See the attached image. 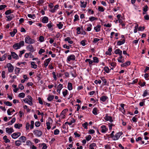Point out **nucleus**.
I'll return each instance as SVG.
<instances>
[{"label":"nucleus","instance_id":"9d476101","mask_svg":"<svg viewBox=\"0 0 149 149\" xmlns=\"http://www.w3.org/2000/svg\"><path fill=\"white\" fill-rule=\"evenodd\" d=\"M130 61H127L125 63L121 65V67H126L129 65L130 64Z\"/></svg>","mask_w":149,"mask_h":149},{"label":"nucleus","instance_id":"ddd939ff","mask_svg":"<svg viewBox=\"0 0 149 149\" xmlns=\"http://www.w3.org/2000/svg\"><path fill=\"white\" fill-rule=\"evenodd\" d=\"M101 26L100 25H98L96 26L94 28V29L95 30V31L98 32L100 30Z\"/></svg>","mask_w":149,"mask_h":149},{"label":"nucleus","instance_id":"473e14b6","mask_svg":"<svg viewBox=\"0 0 149 149\" xmlns=\"http://www.w3.org/2000/svg\"><path fill=\"white\" fill-rule=\"evenodd\" d=\"M89 20H90L91 22H92L94 20H97V18L95 17H89Z\"/></svg>","mask_w":149,"mask_h":149},{"label":"nucleus","instance_id":"a19ab883","mask_svg":"<svg viewBox=\"0 0 149 149\" xmlns=\"http://www.w3.org/2000/svg\"><path fill=\"white\" fill-rule=\"evenodd\" d=\"M25 96V94L24 93H21L19 94L18 95V97H20L23 98Z\"/></svg>","mask_w":149,"mask_h":149},{"label":"nucleus","instance_id":"774afa93","mask_svg":"<svg viewBox=\"0 0 149 149\" xmlns=\"http://www.w3.org/2000/svg\"><path fill=\"white\" fill-rule=\"evenodd\" d=\"M144 19L146 20H149V15H146L144 16Z\"/></svg>","mask_w":149,"mask_h":149},{"label":"nucleus","instance_id":"dca6fc26","mask_svg":"<svg viewBox=\"0 0 149 149\" xmlns=\"http://www.w3.org/2000/svg\"><path fill=\"white\" fill-rule=\"evenodd\" d=\"M71 60H74V55H71L68 56L67 60L68 61H70Z\"/></svg>","mask_w":149,"mask_h":149},{"label":"nucleus","instance_id":"603ef678","mask_svg":"<svg viewBox=\"0 0 149 149\" xmlns=\"http://www.w3.org/2000/svg\"><path fill=\"white\" fill-rule=\"evenodd\" d=\"M19 44L20 47H21L22 46H23L24 45V41H20L19 43Z\"/></svg>","mask_w":149,"mask_h":149},{"label":"nucleus","instance_id":"412c9836","mask_svg":"<svg viewBox=\"0 0 149 149\" xmlns=\"http://www.w3.org/2000/svg\"><path fill=\"white\" fill-rule=\"evenodd\" d=\"M54 95H49L47 98V100L48 101H50L54 99Z\"/></svg>","mask_w":149,"mask_h":149},{"label":"nucleus","instance_id":"4d7b16f0","mask_svg":"<svg viewBox=\"0 0 149 149\" xmlns=\"http://www.w3.org/2000/svg\"><path fill=\"white\" fill-rule=\"evenodd\" d=\"M1 77H2L3 78H5V71H2Z\"/></svg>","mask_w":149,"mask_h":149},{"label":"nucleus","instance_id":"a878e982","mask_svg":"<svg viewBox=\"0 0 149 149\" xmlns=\"http://www.w3.org/2000/svg\"><path fill=\"white\" fill-rule=\"evenodd\" d=\"M68 88L69 90L72 89V84L71 83L69 82L68 84Z\"/></svg>","mask_w":149,"mask_h":149},{"label":"nucleus","instance_id":"f3484780","mask_svg":"<svg viewBox=\"0 0 149 149\" xmlns=\"http://www.w3.org/2000/svg\"><path fill=\"white\" fill-rule=\"evenodd\" d=\"M88 27L87 28L86 31H90L92 27V25L91 24H87Z\"/></svg>","mask_w":149,"mask_h":149},{"label":"nucleus","instance_id":"e433bc0d","mask_svg":"<svg viewBox=\"0 0 149 149\" xmlns=\"http://www.w3.org/2000/svg\"><path fill=\"white\" fill-rule=\"evenodd\" d=\"M88 124L87 122H86L83 124L82 125V126L84 127L85 129H87V126L88 125Z\"/></svg>","mask_w":149,"mask_h":149},{"label":"nucleus","instance_id":"37998d69","mask_svg":"<svg viewBox=\"0 0 149 149\" xmlns=\"http://www.w3.org/2000/svg\"><path fill=\"white\" fill-rule=\"evenodd\" d=\"M59 130L57 129L54 130V134L55 135H58L59 134Z\"/></svg>","mask_w":149,"mask_h":149},{"label":"nucleus","instance_id":"cd10ccee","mask_svg":"<svg viewBox=\"0 0 149 149\" xmlns=\"http://www.w3.org/2000/svg\"><path fill=\"white\" fill-rule=\"evenodd\" d=\"M53 25L52 24L51 22L49 23L47 25V26L48 27L49 29H52V30H53V28H52Z\"/></svg>","mask_w":149,"mask_h":149},{"label":"nucleus","instance_id":"39448f33","mask_svg":"<svg viewBox=\"0 0 149 149\" xmlns=\"http://www.w3.org/2000/svg\"><path fill=\"white\" fill-rule=\"evenodd\" d=\"M33 133L34 134L36 135L37 136L40 137L41 136L42 134V132L40 131L35 130L33 132Z\"/></svg>","mask_w":149,"mask_h":149},{"label":"nucleus","instance_id":"2eb2a0df","mask_svg":"<svg viewBox=\"0 0 149 149\" xmlns=\"http://www.w3.org/2000/svg\"><path fill=\"white\" fill-rule=\"evenodd\" d=\"M13 47L15 49H17L20 48V47L18 43H16L14 44L13 46Z\"/></svg>","mask_w":149,"mask_h":149},{"label":"nucleus","instance_id":"c9c22d12","mask_svg":"<svg viewBox=\"0 0 149 149\" xmlns=\"http://www.w3.org/2000/svg\"><path fill=\"white\" fill-rule=\"evenodd\" d=\"M4 103L6 105L8 106H11L12 105V104L10 102L8 101H4Z\"/></svg>","mask_w":149,"mask_h":149},{"label":"nucleus","instance_id":"f704fd0d","mask_svg":"<svg viewBox=\"0 0 149 149\" xmlns=\"http://www.w3.org/2000/svg\"><path fill=\"white\" fill-rule=\"evenodd\" d=\"M97 108H96V107L94 108H93V111H92L93 113L95 115H97Z\"/></svg>","mask_w":149,"mask_h":149},{"label":"nucleus","instance_id":"bb28decb","mask_svg":"<svg viewBox=\"0 0 149 149\" xmlns=\"http://www.w3.org/2000/svg\"><path fill=\"white\" fill-rule=\"evenodd\" d=\"M19 139L22 140L23 143H25L26 140V138L24 136H21L19 138Z\"/></svg>","mask_w":149,"mask_h":149},{"label":"nucleus","instance_id":"20e7f679","mask_svg":"<svg viewBox=\"0 0 149 149\" xmlns=\"http://www.w3.org/2000/svg\"><path fill=\"white\" fill-rule=\"evenodd\" d=\"M7 67L8 68V71L9 72H12L14 68L12 65L10 63L7 64Z\"/></svg>","mask_w":149,"mask_h":149},{"label":"nucleus","instance_id":"9b49d317","mask_svg":"<svg viewBox=\"0 0 149 149\" xmlns=\"http://www.w3.org/2000/svg\"><path fill=\"white\" fill-rule=\"evenodd\" d=\"M108 99V97L106 96H103L100 98V100L103 102L106 101V100Z\"/></svg>","mask_w":149,"mask_h":149},{"label":"nucleus","instance_id":"393cba45","mask_svg":"<svg viewBox=\"0 0 149 149\" xmlns=\"http://www.w3.org/2000/svg\"><path fill=\"white\" fill-rule=\"evenodd\" d=\"M58 7V5H56L55 6L54 8H52V9L50 11L52 13L54 12L56 10V9H57Z\"/></svg>","mask_w":149,"mask_h":149},{"label":"nucleus","instance_id":"5701e85b","mask_svg":"<svg viewBox=\"0 0 149 149\" xmlns=\"http://www.w3.org/2000/svg\"><path fill=\"white\" fill-rule=\"evenodd\" d=\"M70 40L71 38L70 37H68L65 38L64 40L65 41H68L69 43L72 44L73 43V41Z\"/></svg>","mask_w":149,"mask_h":149},{"label":"nucleus","instance_id":"79ce46f5","mask_svg":"<svg viewBox=\"0 0 149 149\" xmlns=\"http://www.w3.org/2000/svg\"><path fill=\"white\" fill-rule=\"evenodd\" d=\"M20 69L19 68H16L15 69V74H18L20 71Z\"/></svg>","mask_w":149,"mask_h":149},{"label":"nucleus","instance_id":"58836bf2","mask_svg":"<svg viewBox=\"0 0 149 149\" xmlns=\"http://www.w3.org/2000/svg\"><path fill=\"white\" fill-rule=\"evenodd\" d=\"M56 25L60 29H62L63 26V24H62L61 22H59V24H57Z\"/></svg>","mask_w":149,"mask_h":149},{"label":"nucleus","instance_id":"864d4df0","mask_svg":"<svg viewBox=\"0 0 149 149\" xmlns=\"http://www.w3.org/2000/svg\"><path fill=\"white\" fill-rule=\"evenodd\" d=\"M103 77H101V79L102 80V81L104 83V85H106L107 83V81L106 79H104Z\"/></svg>","mask_w":149,"mask_h":149},{"label":"nucleus","instance_id":"de8ad7c7","mask_svg":"<svg viewBox=\"0 0 149 149\" xmlns=\"http://www.w3.org/2000/svg\"><path fill=\"white\" fill-rule=\"evenodd\" d=\"M39 40L40 42H42L44 41V37L41 36L39 37Z\"/></svg>","mask_w":149,"mask_h":149},{"label":"nucleus","instance_id":"6e6552de","mask_svg":"<svg viewBox=\"0 0 149 149\" xmlns=\"http://www.w3.org/2000/svg\"><path fill=\"white\" fill-rule=\"evenodd\" d=\"M102 129L101 132L103 133H105L107 131L108 129L104 125H103L101 127Z\"/></svg>","mask_w":149,"mask_h":149},{"label":"nucleus","instance_id":"6ab92c4d","mask_svg":"<svg viewBox=\"0 0 149 149\" xmlns=\"http://www.w3.org/2000/svg\"><path fill=\"white\" fill-rule=\"evenodd\" d=\"M125 39H123L122 41H119L117 42V45L119 46L125 43Z\"/></svg>","mask_w":149,"mask_h":149},{"label":"nucleus","instance_id":"09e8293b","mask_svg":"<svg viewBox=\"0 0 149 149\" xmlns=\"http://www.w3.org/2000/svg\"><path fill=\"white\" fill-rule=\"evenodd\" d=\"M46 125L47 126V130H49L51 128L50 126V123L49 122H47L46 123Z\"/></svg>","mask_w":149,"mask_h":149},{"label":"nucleus","instance_id":"a18cd8bd","mask_svg":"<svg viewBox=\"0 0 149 149\" xmlns=\"http://www.w3.org/2000/svg\"><path fill=\"white\" fill-rule=\"evenodd\" d=\"M86 140L87 141H89L91 138V136L90 135H89L87 136H86L85 137Z\"/></svg>","mask_w":149,"mask_h":149},{"label":"nucleus","instance_id":"338daca9","mask_svg":"<svg viewBox=\"0 0 149 149\" xmlns=\"http://www.w3.org/2000/svg\"><path fill=\"white\" fill-rule=\"evenodd\" d=\"M62 88V85L61 84H60L58 86L57 89L61 90V89Z\"/></svg>","mask_w":149,"mask_h":149},{"label":"nucleus","instance_id":"c85d7f7f","mask_svg":"<svg viewBox=\"0 0 149 149\" xmlns=\"http://www.w3.org/2000/svg\"><path fill=\"white\" fill-rule=\"evenodd\" d=\"M93 61L95 63H98L99 62L98 58L97 57H94L93 58Z\"/></svg>","mask_w":149,"mask_h":149},{"label":"nucleus","instance_id":"69168bd1","mask_svg":"<svg viewBox=\"0 0 149 149\" xmlns=\"http://www.w3.org/2000/svg\"><path fill=\"white\" fill-rule=\"evenodd\" d=\"M35 126L37 127H38L40 125V123L39 121L36 122L35 123Z\"/></svg>","mask_w":149,"mask_h":149},{"label":"nucleus","instance_id":"72a5a7b5","mask_svg":"<svg viewBox=\"0 0 149 149\" xmlns=\"http://www.w3.org/2000/svg\"><path fill=\"white\" fill-rule=\"evenodd\" d=\"M104 70L105 72L107 73H109V72L110 70H111V69L110 70L107 66L105 67L104 68Z\"/></svg>","mask_w":149,"mask_h":149},{"label":"nucleus","instance_id":"ea45409f","mask_svg":"<svg viewBox=\"0 0 149 149\" xmlns=\"http://www.w3.org/2000/svg\"><path fill=\"white\" fill-rule=\"evenodd\" d=\"M76 145L77 146L76 149H83V147L80 146V144L79 143H77Z\"/></svg>","mask_w":149,"mask_h":149},{"label":"nucleus","instance_id":"0eeeda50","mask_svg":"<svg viewBox=\"0 0 149 149\" xmlns=\"http://www.w3.org/2000/svg\"><path fill=\"white\" fill-rule=\"evenodd\" d=\"M14 131L12 128L10 127V128L7 127L6 128V132L7 133H8V134H10L13 132H14Z\"/></svg>","mask_w":149,"mask_h":149},{"label":"nucleus","instance_id":"2f4dec72","mask_svg":"<svg viewBox=\"0 0 149 149\" xmlns=\"http://www.w3.org/2000/svg\"><path fill=\"white\" fill-rule=\"evenodd\" d=\"M74 122V119H73L72 120H71L70 122H66L65 124L66 125V124H68L69 125H71Z\"/></svg>","mask_w":149,"mask_h":149},{"label":"nucleus","instance_id":"5fc2aeb1","mask_svg":"<svg viewBox=\"0 0 149 149\" xmlns=\"http://www.w3.org/2000/svg\"><path fill=\"white\" fill-rule=\"evenodd\" d=\"M43 146V147L42 148V149H46L47 146H46V144L45 143H42L41 144V146Z\"/></svg>","mask_w":149,"mask_h":149},{"label":"nucleus","instance_id":"680f3d73","mask_svg":"<svg viewBox=\"0 0 149 149\" xmlns=\"http://www.w3.org/2000/svg\"><path fill=\"white\" fill-rule=\"evenodd\" d=\"M80 30H81V28L79 27H78L77 28V34H80L81 32H80Z\"/></svg>","mask_w":149,"mask_h":149},{"label":"nucleus","instance_id":"b1692460","mask_svg":"<svg viewBox=\"0 0 149 149\" xmlns=\"http://www.w3.org/2000/svg\"><path fill=\"white\" fill-rule=\"evenodd\" d=\"M96 144L95 143H93L90 145L89 146V149H94V147L96 146Z\"/></svg>","mask_w":149,"mask_h":149},{"label":"nucleus","instance_id":"e2e57ef3","mask_svg":"<svg viewBox=\"0 0 149 149\" xmlns=\"http://www.w3.org/2000/svg\"><path fill=\"white\" fill-rule=\"evenodd\" d=\"M19 88L22 90L24 89V87L22 84H20L19 85Z\"/></svg>","mask_w":149,"mask_h":149},{"label":"nucleus","instance_id":"7c9ffc66","mask_svg":"<svg viewBox=\"0 0 149 149\" xmlns=\"http://www.w3.org/2000/svg\"><path fill=\"white\" fill-rule=\"evenodd\" d=\"M15 144L17 146H19L21 144V142L20 140L16 141H15Z\"/></svg>","mask_w":149,"mask_h":149},{"label":"nucleus","instance_id":"0e129e2a","mask_svg":"<svg viewBox=\"0 0 149 149\" xmlns=\"http://www.w3.org/2000/svg\"><path fill=\"white\" fill-rule=\"evenodd\" d=\"M45 52V50L44 49H41L38 52V54H42V53L44 52Z\"/></svg>","mask_w":149,"mask_h":149},{"label":"nucleus","instance_id":"7ed1b4c3","mask_svg":"<svg viewBox=\"0 0 149 149\" xmlns=\"http://www.w3.org/2000/svg\"><path fill=\"white\" fill-rule=\"evenodd\" d=\"M104 119L107 121H109L111 123L113 121L112 118L109 116L108 114H106L105 116L104 117Z\"/></svg>","mask_w":149,"mask_h":149},{"label":"nucleus","instance_id":"13d9d810","mask_svg":"<svg viewBox=\"0 0 149 149\" xmlns=\"http://www.w3.org/2000/svg\"><path fill=\"white\" fill-rule=\"evenodd\" d=\"M86 41L85 40H82L81 42V44L83 46H84L86 45Z\"/></svg>","mask_w":149,"mask_h":149},{"label":"nucleus","instance_id":"8fccbe9b","mask_svg":"<svg viewBox=\"0 0 149 149\" xmlns=\"http://www.w3.org/2000/svg\"><path fill=\"white\" fill-rule=\"evenodd\" d=\"M99 10L101 12H103L104 11V8L102 6H99L98 8Z\"/></svg>","mask_w":149,"mask_h":149},{"label":"nucleus","instance_id":"052dcab7","mask_svg":"<svg viewBox=\"0 0 149 149\" xmlns=\"http://www.w3.org/2000/svg\"><path fill=\"white\" fill-rule=\"evenodd\" d=\"M148 94V91L146 90H145L143 93V94L142 95L143 97H146L147 96V94Z\"/></svg>","mask_w":149,"mask_h":149},{"label":"nucleus","instance_id":"c756f323","mask_svg":"<svg viewBox=\"0 0 149 149\" xmlns=\"http://www.w3.org/2000/svg\"><path fill=\"white\" fill-rule=\"evenodd\" d=\"M81 7L85 8L86 7V4H87V2H81Z\"/></svg>","mask_w":149,"mask_h":149},{"label":"nucleus","instance_id":"aec40b11","mask_svg":"<svg viewBox=\"0 0 149 149\" xmlns=\"http://www.w3.org/2000/svg\"><path fill=\"white\" fill-rule=\"evenodd\" d=\"M48 21V18L47 17H44L42 19V22L44 23H47Z\"/></svg>","mask_w":149,"mask_h":149},{"label":"nucleus","instance_id":"f257e3e1","mask_svg":"<svg viewBox=\"0 0 149 149\" xmlns=\"http://www.w3.org/2000/svg\"><path fill=\"white\" fill-rule=\"evenodd\" d=\"M25 41L26 43L29 44H32L35 42L34 40L32 39L29 36H27L25 38Z\"/></svg>","mask_w":149,"mask_h":149},{"label":"nucleus","instance_id":"4be33fe9","mask_svg":"<svg viewBox=\"0 0 149 149\" xmlns=\"http://www.w3.org/2000/svg\"><path fill=\"white\" fill-rule=\"evenodd\" d=\"M31 68H33L34 69H36L37 68V66L36 64H35L34 62H31Z\"/></svg>","mask_w":149,"mask_h":149},{"label":"nucleus","instance_id":"4468645a","mask_svg":"<svg viewBox=\"0 0 149 149\" xmlns=\"http://www.w3.org/2000/svg\"><path fill=\"white\" fill-rule=\"evenodd\" d=\"M6 17L7 18V21H10L14 17V16L13 14H12L9 16H6Z\"/></svg>","mask_w":149,"mask_h":149},{"label":"nucleus","instance_id":"c03bdc74","mask_svg":"<svg viewBox=\"0 0 149 149\" xmlns=\"http://www.w3.org/2000/svg\"><path fill=\"white\" fill-rule=\"evenodd\" d=\"M148 6L146 5L144 7H143V11H147L148 10Z\"/></svg>","mask_w":149,"mask_h":149},{"label":"nucleus","instance_id":"423d86ee","mask_svg":"<svg viewBox=\"0 0 149 149\" xmlns=\"http://www.w3.org/2000/svg\"><path fill=\"white\" fill-rule=\"evenodd\" d=\"M21 135V133L20 132H18L14 133L11 135V136L14 139H15L17 138Z\"/></svg>","mask_w":149,"mask_h":149},{"label":"nucleus","instance_id":"f03ea898","mask_svg":"<svg viewBox=\"0 0 149 149\" xmlns=\"http://www.w3.org/2000/svg\"><path fill=\"white\" fill-rule=\"evenodd\" d=\"M122 134L123 133L121 132L117 133L113 136L112 137V138L114 140H118Z\"/></svg>","mask_w":149,"mask_h":149},{"label":"nucleus","instance_id":"1a4fd4ad","mask_svg":"<svg viewBox=\"0 0 149 149\" xmlns=\"http://www.w3.org/2000/svg\"><path fill=\"white\" fill-rule=\"evenodd\" d=\"M11 56L13 58L17 59L19 58L17 54L13 52H11Z\"/></svg>","mask_w":149,"mask_h":149},{"label":"nucleus","instance_id":"bf43d9fd","mask_svg":"<svg viewBox=\"0 0 149 149\" xmlns=\"http://www.w3.org/2000/svg\"><path fill=\"white\" fill-rule=\"evenodd\" d=\"M11 13V10H7L5 12V14L6 15H8Z\"/></svg>","mask_w":149,"mask_h":149},{"label":"nucleus","instance_id":"4c0bfd02","mask_svg":"<svg viewBox=\"0 0 149 149\" xmlns=\"http://www.w3.org/2000/svg\"><path fill=\"white\" fill-rule=\"evenodd\" d=\"M7 56V54H5L1 57H0V61H1L4 60Z\"/></svg>","mask_w":149,"mask_h":149},{"label":"nucleus","instance_id":"a211bd4d","mask_svg":"<svg viewBox=\"0 0 149 149\" xmlns=\"http://www.w3.org/2000/svg\"><path fill=\"white\" fill-rule=\"evenodd\" d=\"M114 53L116 54H118L119 55L122 54V51L119 49H117L114 51Z\"/></svg>","mask_w":149,"mask_h":149},{"label":"nucleus","instance_id":"3c124183","mask_svg":"<svg viewBox=\"0 0 149 149\" xmlns=\"http://www.w3.org/2000/svg\"><path fill=\"white\" fill-rule=\"evenodd\" d=\"M145 29V27L143 26H139L138 29V31H143Z\"/></svg>","mask_w":149,"mask_h":149},{"label":"nucleus","instance_id":"f8f14e48","mask_svg":"<svg viewBox=\"0 0 149 149\" xmlns=\"http://www.w3.org/2000/svg\"><path fill=\"white\" fill-rule=\"evenodd\" d=\"M27 48L30 52H33L34 51V49L33 48L32 45H30L27 47Z\"/></svg>","mask_w":149,"mask_h":149},{"label":"nucleus","instance_id":"6e6d98bb","mask_svg":"<svg viewBox=\"0 0 149 149\" xmlns=\"http://www.w3.org/2000/svg\"><path fill=\"white\" fill-rule=\"evenodd\" d=\"M31 125H30V128L31 129H32L34 127V122L33 121H31Z\"/></svg>","mask_w":149,"mask_h":149},{"label":"nucleus","instance_id":"49530a36","mask_svg":"<svg viewBox=\"0 0 149 149\" xmlns=\"http://www.w3.org/2000/svg\"><path fill=\"white\" fill-rule=\"evenodd\" d=\"M7 7L5 5H2L0 6V10H1Z\"/></svg>","mask_w":149,"mask_h":149}]
</instances>
